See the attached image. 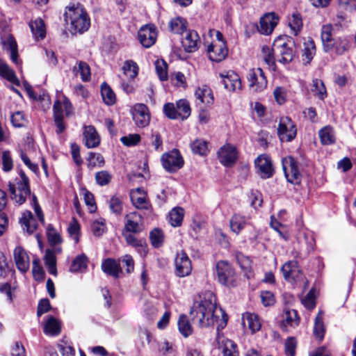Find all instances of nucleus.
I'll list each match as a JSON object with an SVG mask.
<instances>
[{"mask_svg":"<svg viewBox=\"0 0 356 356\" xmlns=\"http://www.w3.org/2000/svg\"><path fill=\"white\" fill-rule=\"evenodd\" d=\"M190 315L192 321L200 327L216 325L218 332L225 327L228 321L227 315L217 306L216 296L211 291L205 292L200 300L194 302Z\"/></svg>","mask_w":356,"mask_h":356,"instance_id":"obj_1","label":"nucleus"},{"mask_svg":"<svg viewBox=\"0 0 356 356\" xmlns=\"http://www.w3.org/2000/svg\"><path fill=\"white\" fill-rule=\"evenodd\" d=\"M65 21L71 25V31L74 33H83L90 27V18L80 3L70 5L65 13Z\"/></svg>","mask_w":356,"mask_h":356,"instance_id":"obj_2","label":"nucleus"},{"mask_svg":"<svg viewBox=\"0 0 356 356\" xmlns=\"http://www.w3.org/2000/svg\"><path fill=\"white\" fill-rule=\"evenodd\" d=\"M19 178L16 179V185L9 183V191L12 195V199L16 203L21 205L25 202L27 197L31 195V189L29 186V179L23 171L19 172Z\"/></svg>","mask_w":356,"mask_h":356,"instance_id":"obj_3","label":"nucleus"},{"mask_svg":"<svg viewBox=\"0 0 356 356\" xmlns=\"http://www.w3.org/2000/svg\"><path fill=\"white\" fill-rule=\"evenodd\" d=\"M292 46L293 42L286 37H278L275 39L273 42V50L277 61L283 64L292 61L295 55Z\"/></svg>","mask_w":356,"mask_h":356,"instance_id":"obj_4","label":"nucleus"},{"mask_svg":"<svg viewBox=\"0 0 356 356\" xmlns=\"http://www.w3.org/2000/svg\"><path fill=\"white\" fill-rule=\"evenodd\" d=\"M216 274L221 284L228 287H234L236 285V274L227 261H219L216 264Z\"/></svg>","mask_w":356,"mask_h":356,"instance_id":"obj_5","label":"nucleus"},{"mask_svg":"<svg viewBox=\"0 0 356 356\" xmlns=\"http://www.w3.org/2000/svg\"><path fill=\"white\" fill-rule=\"evenodd\" d=\"M296 134V126L292 120L287 116L280 118L277 127V136L280 141L291 142Z\"/></svg>","mask_w":356,"mask_h":356,"instance_id":"obj_6","label":"nucleus"},{"mask_svg":"<svg viewBox=\"0 0 356 356\" xmlns=\"http://www.w3.org/2000/svg\"><path fill=\"white\" fill-rule=\"evenodd\" d=\"M161 160L163 167L169 172H175L184 165V159L177 149L163 154Z\"/></svg>","mask_w":356,"mask_h":356,"instance_id":"obj_7","label":"nucleus"},{"mask_svg":"<svg viewBox=\"0 0 356 356\" xmlns=\"http://www.w3.org/2000/svg\"><path fill=\"white\" fill-rule=\"evenodd\" d=\"M282 168L289 182L296 185L300 184L302 175L298 168L297 163L293 157L284 158L282 159Z\"/></svg>","mask_w":356,"mask_h":356,"instance_id":"obj_8","label":"nucleus"},{"mask_svg":"<svg viewBox=\"0 0 356 356\" xmlns=\"http://www.w3.org/2000/svg\"><path fill=\"white\" fill-rule=\"evenodd\" d=\"M247 79L249 82L250 88L255 92L264 90L268 84L264 72L260 67L250 70Z\"/></svg>","mask_w":356,"mask_h":356,"instance_id":"obj_9","label":"nucleus"},{"mask_svg":"<svg viewBox=\"0 0 356 356\" xmlns=\"http://www.w3.org/2000/svg\"><path fill=\"white\" fill-rule=\"evenodd\" d=\"M63 107L65 108L66 115H69L72 105L70 101L65 97L63 99V102L56 100L54 104V118L57 127L56 132L58 134L62 133L65 129L63 123Z\"/></svg>","mask_w":356,"mask_h":356,"instance_id":"obj_10","label":"nucleus"},{"mask_svg":"<svg viewBox=\"0 0 356 356\" xmlns=\"http://www.w3.org/2000/svg\"><path fill=\"white\" fill-rule=\"evenodd\" d=\"M284 280L289 282H298L303 279V274L296 261H289L281 268Z\"/></svg>","mask_w":356,"mask_h":356,"instance_id":"obj_11","label":"nucleus"},{"mask_svg":"<svg viewBox=\"0 0 356 356\" xmlns=\"http://www.w3.org/2000/svg\"><path fill=\"white\" fill-rule=\"evenodd\" d=\"M133 120L138 127H145L149 124L150 115L147 106L143 104H136L131 108Z\"/></svg>","mask_w":356,"mask_h":356,"instance_id":"obj_12","label":"nucleus"},{"mask_svg":"<svg viewBox=\"0 0 356 356\" xmlns=\"http://www.w3.org/2000/svg\"><path fill=\"white\" fill-rule=\"evenodd\" d=\"M194 95L196 106L199 108L209 106L214 102V97L211 89L207 85H201L197 87Z\"/></svg>","mask_w":356,"mask_h":356,"instance_id":"obj_13","label":"nucleus"},{"mask_svg":"<svg viewBox=\"0 0 356 356\" xmlns=\"http://www.w3.org/2000/svg\"><path fill=\"white\" fill-rule=\"evenodd\" d=\"M143 229V219L138 212H131L124 216V230L129 233H140Z\"/></svg>","mask_w":356,"mask_h":356,"instance_id":"obj_14","label":"nucleus"},{"mask_svg":"<svg viewBox=\"0 0 356 356\" xmlns=\"http://www.w3.org/2000/svg\"><path fill=\"white\" fill-rule=\"evenodd\" d=\"M237 154L236 147L230 144L223 145L218 152L220 163L227 167H230L235 163Z\"/></svg>","mask_w":356,"mask_h":356,"instance_id":"obj_15","label":"nucleus"},{"mask_svg":"<svg viewBox=\"0 0 356 356\" xmlns=\"http://www.w3.org/2000/svg\"><path fill=\"white\" fill-rule=\"evenodd\" d=\"M176 275L179 277H185L188 275L192 270V266L190 259L186 252L181 251L177 254L175 260Z\"/></svg>","mask_w":356,"mask_h":356,"instance_id":"obj_16","label":"nucleus"},{"mask_svg":"<svg viewBox=\"0 0 356 356\" xmlns=\"http://www.w3.org/2000/svg\"><path fill=\"white\" fill-rule=\"evenodd\" d=\"M138 36L141 44L149 48L155 43L157 33L153 25H146L140 29Z\"/></svg>","mask_w":356,"mask_h":356,"instance_id":"obj_17","label":"nucleus"},{"mask_svg":"<svg viewBox=\"0 0 356 356\" xmlns=\"http://www.w3.org/2000/svg\"><path fill=\"white\" fill-rule=\"evenodd\" d=\"M228 49L225 41L213 42L208 47L209 57L211 60L220 62L227 56Z\"/></svg>","mask_w":356,"mask_h":356,"instance_id":"obj_18","label":"nucleus"},{"mask_svg":"<svg viewBox=\"0 0 356 356\" xmlns=\"http://www.w3.org/2000/svg\"><path fill=\"white\" fill-rule=\"evenodd\" d=\"M300 323V317L295 309L286 308L282 314L281 321V328L285 332H289L291 329L296 327Z\"/></svg>","mask_w":356,"mask_h":356,"instance_id":"obj_19","label":"nucleus"},{"mask_svg":"<svg viewBox=\"0 0 356 356\" xmlns=\"http://www.w3.org/2000/svg\"><path fill=\"white\" fill-rule=\"evenodd\" d=\"M255 165L261 178L267 179L273 176L274 170L272 162L267 155L259 156L255 160Z\"/></svg>","mask_w":356,"mask_h":356,"instance_id":"obj_20","label":"nucleus"},{"mask_svg":"<svg viewBox=\"0 0 356 356\" xmlns=\"http://www.w3.org/2000/svg\"><path fill=\"white\" fill-rule=\"evenodd\" d=\"M279 21L278 17L274 13L264 15L259 22V31L264 35L270 34Z\"/></svg>","mask_w":356,"mask_h":356,"instance_id":"obj_21","label":"nucleus"},{"mask_svg":"<svg viewBox=\"0 0 356 356\" xmlns=\"http://www.w3.org/2000/svg\"><path fill=\"white\" fill-rule=\"evenodd\" d=\"M130 197L133 205L138 209H149L150 204L147 194L142 188L133 189L130 192Z\"/></svg>","mask_w":356,"mask_h":356,"instance_id":"obj_22","label":"nucleus"},{"mask_svg":"<svg viewBox=\"0 0 356 356\" xmlns=\"http://www.w3.org/2000/svg\"><path fill=\"white\" fill-rule=\"evenodd\" d=\"M13 255L17 269L23 273L27 272L29 269L30 259L25 250L21 246H17L13 251Z\"/></svg>","mask_w":356,"mask_h":356,"instance_id":"obj_23","label":"nucleus"},{"mask_svg":"<svg viewBox=\"0 0 356 356\" xmlns=\"http://www.w3.org/2000/svg\"><path fill=\"white\" fill-rule=\"evenodd\" d=\"M217 341L222 356H239L237 345L233 341L220 336L219 333Z\"/></svg>","mask_w":356,"mask_h":356,"instance_id":"obj_24","label":"nucleus"},{"mask_svg":"<svg viewBox=\"0 0 356 356\" xmlns=\"http://www.w3.org/2000/svg\"><path fill=\"white\" fill-rule=\"evenodd\" d=\"M200 37L195 31H188L182 40L181 44L187 52H194L199 48Z\"/></svg>","mask_w":356,"mask_h":356,"instance_id":"obj_25","label":"nucleus"},{"mask_svg":"<svg viewBox=\"0 0 356 356\" xmlns=\"http://www.w3.org/2000/svg\"><path fill=\"white\" fill-rule=\"evenodd\" d=\"M222 77L224 86L228 90L236 91L241 88V79L234 71L227 72V74L222 75Z\"/></svg>","mask_w":356,"mask_h":356,"instance_id":"obj_26","label":"nucleus"},{"mask_svg":"<svg viewBox=\"0 0 356 356\" xmlns=\"http://www.w3.org/2000/svg\"><path fill=\"white\" fill-rule=\"evenodd\" d=\"M242 324L243 327H248L252 333L259 331L261 327V320L258 315L250 312L243 314Z\"/></svg>","mask_w":356,"mask_h":356,"instance_id":"obj_27","label":"nucleus"},{"mask_svg":"<svg viewBox=\"0 0 356 356\" xmlns=\"http://www.w3.org/2000/svg\"><path fill=\"white\" fill-rule=\"evenodd\" d=\"M85 145L88 148H95L100 143L99 135L92 126H86L83 131Z\"/></svg>","mask_w":356,"mask_h":356,"instance_id":"obj_28","label":"nucleus"},{"mask_svg":"<svg viewBox=\"0 0 356 356\" xmlns=\"http://www.w3.org/2000/svg\"><path fill=\"white\" fill-rule=\"evenodd\" d=\"M332 26L330 24L323 25L321 29V40L325 51H331L334 46L332 39Z\"/></svg>","mask_w":356,"mask_h":356,"instance_id":"obj_29","label":"nucleus"},{"mask_svg":"<svg viewBox=\"0 0 356 356\" xmlns=\"http://www.w3.org/2000/svg\"><path fill=\"white\" fill-rule=\"evenodd\" d=\"M33 37L36 40H42L46 36V27L43 20L38 17L31 20L29 24Z\"/></svg>","mask_w":356,"mask_h":356,"instance_id":"obj_30","label":"nucleus"},{"mask_svg":"<svg viewBox=\"0 0 356 356\" xmlns=\"http://www.w3.org/2000/svg\"><path fill=\"white\" fill-rule=\"evenodd\" d=\"M102 270L107 275L113 277H118L121 272L120 264L113 259H106L102 264Z\"/></svg>","mask_w":356,"mask_h":356,"instance_id":"obj_31","label":"nucleus"},{"mask_svg":"<svg viewBox=\"0 0 356 356\" xmlns=\"http://www.w3.org/2000/svg\"><path fill=\"white\" fill-rule=\"evenodd\" d=\"M0 76L16 86L19 85V81L15 72L2 59H0Z\"/></svg>","mask_w":356,"mask_h":356,"instance_id":"obj_32","label":"nucleus"},{"mask_svg":"<svg viewBox=\"0 0 356 356\" xmlns=\"http://www.w3.org/2000/svg\"><path fill=\"white\" fill-rule=\"evenodd\" d=\"M24 230H26L29 234H32L36 229L37 223L33 214L29 211H26L22 213L19 219Z\"/></svg>","mask_w":356,"mask_h":356,"instance_id":"obj_33","label":"nucleus"},{"mask_svg":"<svg viewBox=\"0 0 356 356\" xmlns=\"http://www.w3.org/2000/svg\"><path fill=\"white\" fill-rule=\"evenodd\" d=\"M229 224L232 231L238 234L248 224V220L245 216L235 213L232 216Z\"/></svg>","mask_w":356,"mask_h":356,"instance_id":"obj_34","label":"nucleus"},{"mask_svg":"<svg viewBox=\"0 0 356 356\" xmlns=\"http://www.w3.org/2000/svg\"><path fill=\"white\" fill-rule=\"evenodd\" d=\"M3 48L10 51V58L15 63H18L17 45L14 38L11 35L7 36L2 41Z\"/></svg>","mask_w":356,"mask_h":356,"instance_id":"obj_35","label":"nucleus"},{"mask_svg":"<svg viewBox=\"0 0 356 356\" xmlns=\"http://www.w3.org/2000/svg\"><path fill=\"white\" fill-rule=\"evenodd\" d=\"M127 243L138 249V252L146 254L147 252V247L145 241L138 239L131 233L126 232L123 234Z\"/></svg>","mask_w":356,"mask_h":356,"instance_id":"obj_36","label":"nucleus"},{"mask_svg":"<svg viewBox=\"0 0 356 356\" xmlns=\"http://www.w3.org/2000/svg\"><path fill=\"white\" fill-rule=\"evenodd\" d=\"M88 259L85 254L76 256L72 261L70 270L72 273L83 272L87 268Z\"/></svg>","mask_w":356,"mask_h":356,"instance_id":"obj_37","label":"nucleus"},{"mask_svg":"<svg viewBox=\"0 0 356 356\" xmlns=\"http://www.w3.org/2000/svg\"><path fill=\"white\" fill-rule=\"evenodd\" d=\"M318 136L323 145H328L335 143L334 131L330 126L322 128L318 132Z\"/></svg>","mask_w":356,"mask_h":356,"instance_id":"obj_38","label":"nucleus"},{"mask_svg":"<svg viewBox=\"0 0 356 356\" xmlns=\"http://www.w3.org/2000/svg\"><path fill=\"white\" fill-rule=\"evenodd\" d=\"M184 216V210L181 207L173 208L168 214V222L172 227L181 225Z\"/></svg>","mask_w":356,"mask_h":356,"instance_id":"obj_39","label":"nucleus"},{"mask_svg":"<svg viewBox=\"0 0 356 356\" xmlns=\"http://www.w3.org/2000/svg\"><path fill=\"white\" fill-rule=\"evenodd\" d=\"M72 71L76 76L79 74L83 81H88L90 79V69L85 62L79 61L77 65L74 66Z\"/></svg>","mask_w":356,"mask_h":356,"instance_id":"obj_40","label":"nucleus"},{"mask_svg":"<svg viewBox=\"0 0 356 356\" xmlns=\"http://www.w3.org/2000/svg\"><path fill=\"white\" fill-rule=\"evenodd\" d=\"M261 58L265 63L270 68L275 67V60H277L273 47L270 48L268 46H264L261 49Z\"/></svg>","mask_w":356,"mask_h":356,"instance_id":"obj_41","label":"nucleus"},{"mask_svg":"<svg viewBox=\"0 0 356 356\" xmlns=\"http://www.w3.org/2000/svg\"><path fill=\"white\" fill-rule=\"evenodd\" d=\"M177 110V119L182 120L187 119L191 113L189 102L186 99H179L176 103Z\"/></svg>","mask_w":356,"mask_h":356,"instance_id":"obj_42","label":"nucleus"},{"mask_svg":"<svg viewBox=\"0 0 356 356\" xmlns=\"http://www.w3.org/2000/svg\"><path fill=\"white\" fill-rule=\"evenodd\" d=\"M316 54V46L314 42L309 38L304 42V49L302 54L303 61L308 64L312 60Z\"/></svg>","mask_w":356,"mask_h":356,"instance_id":"obj_43","label":"nucleus"},{"mask_svg":"<svg viewBox=\"0 0 356 356\" xmlns=\"http://www.w3.org/2000/svg\"><path fill=\"white\" fill-rule=\"evenodd\" d=\"M44 259L49 273L53 275H56V259L54 252L50 249L46 250Z\"/></svg>","mask_w":356,"mask_h":356,"instance_id":"obj_44","label":"nucleus"},{"mask_svg":"<svg viewBox=\"0 0 356 356\" xmlns=\"http://www.w3.org/2000/svg\"><path fill=\"white\" fill-rule=\"evenodd\" d=\"M101 95L106 104L113 105L115 103V95L111 87L106 83H102L101 86Z\"/></svg>","mask_w":356,"mask_h":356,"instance_id":"obj_45","label":"nucleus"},{"mask_svg":"<svg viewBox=\"0 0 356 356\" xmlns=\"http://www.w3.org/2000/svg\"><path fill=\"white\" fill-rule=\"evenodd\" d=\"M169 26L170 31L174 33L181 34L186 30L187 23L184 18L178 17L170 20Z\"/></svg>","mask_w":356,"mask_h":356,"instance_id":"obj_46","label":"nucleus"},{"mask_svg":"<svg viewBox=\"0 0 356 356\" xmlns=\"http://www.w3.org/2000/svg\"><path fill=\"white\" fill-rule=\"evenodd\" d=\"M323 312H319L314 320V334L320 340L324 337L325 328L323 321Z\"/></svg>","mask_w":356,"mask_h":356,"instance_id":"obj_47","label":"nucleus"},{"mask_svg":"<svg viewBox=\"0 0 356 356\" xmlns=\"http://www.w3.org/2000/svg\"><path fill=\"white\" fill-rule=\"evenodd\" d=\"M149 240L154 248H159L161 247L164 241L163 231L159 228L154 229L149 234Z\"/></svg>","mask_w":356,"mask_h":356,"instance_id":"obj_48","label":"nucleus"},{"mask_svg":"<svg viewBox=\"0 0 356 356\" xmlns=\"http://www.w3.org/2000/svg\"><path fill=\"white\" fill-rule=\"evenodd\" d=\"M312 91L314 95L322 100L327 97L326 88L323 82L320 79H315L312 81Z\"/></svg>","mask_w":356,"mask_h":356,"instance_id":"obj_49","label":"nucleus"},{"mask_svg":"<svg viewBox=\"0 0 356 356\" xmlns=\"http://www.w3.org/2000/svg\"><path fill=\"white\" fill-rule=\"evenodd\" d=\"M178 327L179 332L185 337H187L192 334V327L187 318V316L184 314L181 315L179 318Z\"/></svg>","mask_w":356,"mask_h":356,"instance_id":"obj_50","label":"nucleus"},{"mask_svg":"<svg viewBox=\"0 0 356 356\" xmlns=\"http://www.w3.org/2000/svg\"><path fill=\"white\" fill-rule=\"evenodd\" d=\"M124 74L129 79H134L138 73V67L133 60H127L122 67Z\"/></svg>","mask_w":356,"mask_h":356,"instance_id":"obj_51","label":"nucleus"},{"mask_svg":"<svg viewBox=\"0 0 356 356\" xmlns=\"http://www.w3.org/2000/svg\"><path fill=\"white\" fill-rule=\"evenodd\" d=\"M67 232L75 243H78L80 236V225L75 218H72L67 227Z\"/></svg>","mask_w":356,"mask_h":356,"instance_id":"obj_52","label":"nucleus"},{"mask_svg":"<svg viewBox=\"0 0 356 356\" xmlns=\"http://www.w3.org/2000/svg\"><path fill=\"white\" fill-rule=\"evenodd\" d=\"M191 149L193 153L200 155H205L208 152L207 143L201 139L194 140L191 145Z\"/></svg>","mask_w":356,"mask_h":356,"instance_id":"obj_53","label":"nucleus"},{"mask_svg":"<svg viewBox=\"0 0 356 356\" xmlns=\"http://www.w3.org/2000/svg\"><path fill=\"white\" fill-rule=\"evenodd\" d=\"M44 332L50 335H57L60 332V326L56 318L52 316L49 318L44 325Z\"/></svg>","mask_w":356,"mask_h":356,"instance_id":"obj_54","label":"nucleus"},{"mask_svg":"<svg viewBox=\"0 0 356 356\" xmlns=\"http://www.w3.org/2000/svg\"><path fill=\"white\" fill-rule=\"evenodd\" d=\"M289 26L293 33L298 35L302 27V22L300 15L298 13H293L289 19Z\"/></svg>","mask_w":356,"mask_h":356,"instance_id":"obj_55","label":"nucleus"},{"mask_svg":"<svg viewBox=\"0 0 356 356\" xmlns=\"http://www.w3.org/2000/svg\"><path fill=\"white\" fill-rule=\"evenodd\" d=\"M104 164V159L100 154L90 152L88 157V168L92 169L95 166L102 167Z\"/></svg>","mask_w":356,"mask_h":356,"instance_id":"obj_56","label":"nucleus"},{"mask_svg":"<svg viewBox=\"0 0 356 356\" xmlns=\"http://www.w3.org/2000/svg\"><path fill=\"white\" fill-rule=\"evenodd\" d=\"M109 208L115 215H120L122 211V198L114 195L109 200Z\"/></svg>","mask_w":356,"mask_h":356,"instance_id":"obj_57","label":"nucleus"},{"mask_svg":"<svg viewBox=\"0 0 356 356\" xmlns=\"http://www.w3.org/2000/svg\"><path fill=\"white\" fill-rule=\"evenodd\" d=\"M333 42L334 46L332 51H334V52L339 55L343 54L350 47L349 42L346 38H339L336 40H333Z\"/></svg>","mask_w":356,"mask_h":356,"instance_id":"obj_58","label":"nucleus"},{"mask_svg":"<svg viewBox=\"0 0 356 356\" xmlns=\"http://www.w3.org/2000/svg\"><path fill=\"white\" fill-rule=\"evenodd\" d=\"M236 259L241 269L246 272L250 271L252 261L248 257L245 256L241 252H237L236 254Z\"/></svg>","mask_w":356,"mask_h":356,"instance_id":"obj_59","label":"nucleus"},{"mask_svg":"<svg viewBox=\"0 0 356 356\" xmlns=\"http://www.w3.org/2000/svg\"><path fill=\"white\" fill-rule=\"evenodd\" d=\"M91 230L95 236H102L106 230L105 220L99 219L93 221L91 225Z\"/></svg>","mask_w":356,"mask_h":356,"instance_id":"obj_60","label":"nucleus"},{"mask_svg":"<svg viewBox=\"0 0 356 356\" xmlns=\"http://www.w3.org/2000/svg\"><path fill=\"white\" fill-rule=\"evenodd\" d=\"M47 238L51 245H56L61 243L62 239L60 234L51 225L47 228Z\"/></svg>","mask_w":356,"mask_h":356,"instance_id":"obj_61","label":"nucleus"},{"mask_svg":"<svg viewBox=\"0 0 356 356\" xmlns=\"http://www.w3.org/2000/svg\"><path fill=\"white\" fill-rule=\"evenodd\" d=\"M2 169L4 172H9L13 168V161L10 151L5 150L2 152Z\"/></svg>","mask_w":356,"mask_h":356,"instance_id":"obj_62","label":"nucleus"},{"mask_svg":"<svg viewBox=\"0 0 356 356\" xmlns=\"http://www.w3.org/2000/svg\"><path fill=\"white\" fill-rule=\"evenodd\" d=\"M112 179V175L106 170L99 171L95 175V180L98 185L106 186Z\"/></svg>","mask_w":356,"mask_h":356,"instance_id":"obj_63","label":"nucleus"},{"mask_svg":"<svg viewBox=\"0 0 356 356\" xmlns=\"http://www.w3.org/2000/svg\"><path fill=\"white\" fill-rule=\"evenodd\" d=\"M32 273L35 280L40 281L44 279V272L42 267L40 265L38 258H35L33 261Z\"/></svg>","mask_w":356,"mask_h":356,"instance_id":"obj_64","label":"nucleus"}]
</instances>
